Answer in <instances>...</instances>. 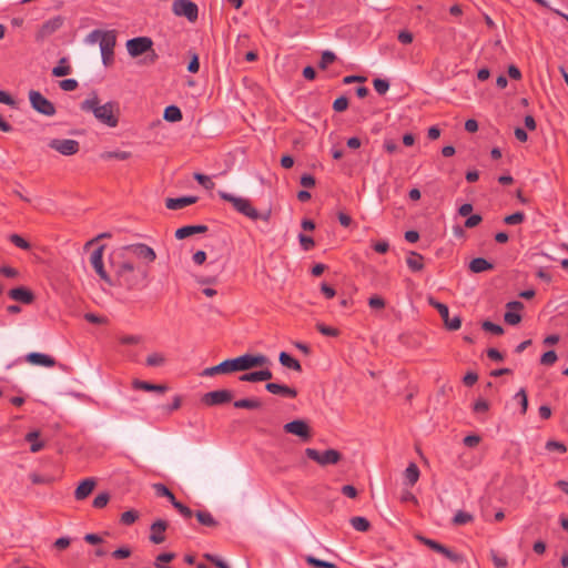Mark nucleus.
I'll return each instance as SVG.
<instances>
[{"label":"nucleus","mask_w":568,"mask_h":568,"mask_svg":"<svg viewBox=\"0 0 568 568\" xmlns=\"http://www.w3.org/2000/svg\"><path fill=\"white\" fill-rule=\"evenodd\" d=\"M80 109L84 112H92L94 118L109 128H115L119 123V106L116 102L109 101L100 104L97 93L81 102Z\"/></svg>","instance_id":"nucleus-1"},{"label":"nucleus","mask_w":568,"mask_h":568,"mask_svg":"<svg viewBox=\"0 0 568 568\" xmlns=\"http://www.w3.org/2000/svg\"><path fill=\"white\" fill-rule=\"evenodd\" d=\"M219 196L222 200L231 203L236 212L243 214L244 216L248 217L252 221L263 220L267 222L271 217V211H267L265 213L258 212L252 205L248 199L236 196L224 191H219Z\"/></svg>","instance_id":"nucleus-2"},{"label":"nucleus","mask_w":568,"mask_h":568,"mask_svg":"<svg viewBox=\"0 0 568 568\" xmlns=\"http://www.w3.org/2000/svg\"><path fill=\"white\" fill-rule=\"evenodd\" d=\"M229 374L234 372H245L254 367L267 366L270 359L263 354H250L246 353L235 358H227Z\"/></svg>","instance_id":"nucleus-3"},{"label":"nucleus","mask_w":568,"mask_h":568,"mask_svg":"<svg viewBox=\"0 0 568 568\" xmlns=\"http://www.w3.org/2000/svg\"><path fill=\"white\" fill-rule=\"evenodd\" d=\"M138 274H140L142 278L148 276L146 271L135 267V265L129 261H123L116 267V277L119 283L130 290L138 286L140 282Z\"/></svg>","instance_id":"nucleus-4"},{"label":"nucleus","mask_w":568,"mask_h":568,"mask_svg":"<svg viewBox=\"0 0 568 568\" xmlns=\"http://www.w3.org/2000/svg\"><path fill=\"white\" fill-rule=\"evenodd\" d=\"M31 108L45 116H53L57 113L54 104L48 100L41 92L30 90L28 93Z\"/></svg>","instance_id":"nucleus-5"},{"label":"nucleus","mask_w":568,"mask_h":568,"mask_svg":"<svg viewBox=\"0 0 568 568\" xmlns=\"http://www.w3.org/2000/svg\"><path fill=\"white\" fill-rule=\"evenodd\" d=\"M305 455L323 467L328 465H336L342 459V454L333 448L325 452H318L314 448H306Z\"/></svg>","instance_id":"nucleus-6"},{"label":"nucleus","mask_w":568,"mask_h":568,"mask_svg":"<svg viewBox=\"0 0 568 568\" xmlns=\"http://www.w3.org/2000/svg\"><path fill=\"white\" fill-rule=\"evenodd\" d=\"M125 47L130 57L138 58L152 51L153 40L150 37H136L129 39Z\"/></svg>","instance_id":"nucleus-7"},{"label":"nucleus","mask_w":568,"mask_h":568,"mask_svg":"<svg viewBox=\"0 0 568 568\" xmlns=\"http://www.w3.org/2000/svg\"><path fill=\"white\" fill-rule=\"evenodd\" d=\"M122 251L131 254L132 256L150 264V263H153L156 258V253L155 251L144 244V243H134V244H129V245H125L122 247Z\"/></svg>","instance_id":"nucleus-8"},{"label":"nucleus","mask_w":568,"mask_h":568,"mask_svg":"<svg viewBox=\"0 0 568 568\" xmlns=\"http://www.w3.org/2000/svg\"><path fill=\"white\" fill-rule=\"evenodd\" d=\"M172 11L178 17H185L194 22L199 17L197 6L190 0H175L172 4Z\"/></svg>","instance_id":"nucleus-9"},{"label":"nucleus","mask_w":568,"mask_h":568,"mask_svg":"<svg viewBox=\"0 0 568 568\" xmlns=\"http://www.w3.org/2000/svg\"><path fill=\"white\" fill-rule=\"evenodd\" d=\"M428 302H429V305H432L433 307H435L438 311L447 329L457 331L460 328L462 318L459 316H454L453 318H450L449 310L446 304L440 303L434 298H429Z\"/></svg>","instance_id":"nucleus-10"},{"label":"nucleus","mask_w":568,"mask_h":568,"mask_svg":"<svg viewBox=\"0 0 568 568\" xmlns=\"http://www.w3.org/2000/svg\"><path fill=\"white\" fill-rule=\"evenodd\" d=\"M48 145L50 149L65 156L74 155L80 150V143L72 139H52Z\"/></svg>","instance_id":"nucleus-11"},{"label":"nucleus","mask_w":568,"mask_h":568,"mask_svg":"<svg viewBox=\"0 0 568 568\" xmlns=\"http://www.w3.org/2000/svg\"><path fill=\"white\" fill-rule=\"evenodd\" d=\"M116 37L114 31H105V36L101 39L100 42V51L102 62L105 67L110 65L113 62V50L115 47Z\"/></svg>","instance_id":"nucleus-12"},{"label":"nucleus","mask_w":568,"mask_h":568,"mask_svg":"<svg viewBox=\"0 0 568 568\" xmlns=\"http://www.w3.org/2000/svg\"><path fill=\"white\" fill-rule=\"evenodd\" d=\"M104 248H105L104 245H100L99 247H97L90 256V263H91L92 267L94 268V271L97 272V274L99 275V277L103 282H105L109 285H113V282H112L111 277L109 276V274L106 273V271L104 270V265H103Z\"/></svg>","instance_id":"nucleus-13"},{"label":"nucleus","mask_w":568,"mask_h":568,"mask_svg":"<svg viewBox=\"0 0 568 568\" xmlns=\"http://www.w3.org/2000/svg\"><path fill=\"white\" fill-rule=\"evenodd\" d=\"M233 399V393L230 389L212 390L203 395L202 403L206 406H219L230 403Z\"/></svg>","instance_id":"nucleus-14"},{"label":"nucleus","mask_w":568,"mask_h":568,"mask_svg":"<svg viewBox=\"0 0 568 568\" xmlns=\"http://www.w3.org/2000/svg\"><path fill=\"white\" fill-rule=\"evenodd\" d=\"M283 429L285 433L296 435L303 440H308L312 436L308 424L303 419H295L286 423L283 426Z\"/></svg>","instance_id":"nucleus-15"},{"label":"nucleus","mask_w":568,"mask_h":568,"mask_svg":"<svg viewBox=\"0 0 568 568\" xmlns=\"http://www.w3.org/2000/svg\"><path fill=\"white\" fill-rule=\"evenodd\" d=\"M507 312L504 315V320L509 325H517L521 321V315L519 311L524 308V304L519 301L508 302Z\"/></svg>","instance_id":"nucleus-16"},{"label":"nucleus","mask_w":568,"mask_h":568,"mask_svg":"<svg viewBox=\"0 0 568 568\" xmlns=\"http://www.w3.org/2000/svg\"><path fill=\"white\" fill-rule=\"evenodd\" d=\"M168 528V523L163 519H158L151 525V534L150 540L155 544H162L165 540V530Z\"/></svg>","instance_id":"nucleus-17"},{"label":"nucleus","mask_w":568,"mask_h":568,"mask_svg":"<svg viewBox=\"0 0 568 568\" xmlns=\"http://www.w3.org/2000/svg\"><path fill=\"white\" fill-rule=\"evenodd\" d=\"M26 361L32 365L43 366V367H53L55 365V359L50 355L43 353L32 352L26 356Z\"/></svg>","instance_id":"nucleus-18"},{"label":"nucleus","mask_w":568,"mask_h":568,"mask_svg":"<svg viewBox=\"0 0 568 568\" xmlns=\"http://www.w3.org/2000/svg\"><path fill=\"white\" fill-rule=\"evenodd\" d=\"M8 294L10 298L23 304H31L34 301L33 293L23 286L11 288Z\"/></svg>","instance_id":"nucleus-19"},{"label":"nucleus","mask_w":568,"mask_h":568,"mask_svg":"<svg viewBox=\"0 0 568 568\" xmlns=\"http://www.w3.org/2000/svg\"><path fill=\"white\" fill-rule=\"evenodd\" d=\"M97 483L93 478H85L82 480L74 490V498L77 500H83L91 495Z\"/></svg>","instance_id":"nucleus-20"},{"label":"nucleus","mask_w":568,"mask_h":568,"mask_svg":"<svg viewBox=\"0 0 568 568\" xmlns=\"http://www.w3.org/2000/svg\"><path fill=\"white\" fill-rule=\"evenodd\" d=\"M265 389L271 394L282 395L290 398H294L297 396V392L295 388L277 383H267L265 385Z\"/></svg>","instance_id":"nucleus-21"},{"label":"nucleus","mask_w":568,"mask_h":568,"mask_svg":"<svg viewBox=\"0 0 568 568\" xmlns=\"http://www.w3.org/2000/svg\"><path fill=\"white\" fill-rule=\"evenodd\" d=\"M196 196L169 197L165 200V206L169 210H180L196 203Z\"/></svg>","instance_id":"nucleus-22"},{"label":"nucleus","mask_w":568,"mask_h":568,"mask_svg":"<svg viewBox=\"0 0 568 568\" xmlns=\"http://www.w3.org/2000/svg\"><path fill=\"white\" fill-rule=\"evenodd\" d=\"M63 24V19L61 17H54L48 21H45L39 31V37L44 38L52 33H54L57 30H59Z\"/></svg>","instance_id":"nucleus-23"},{"label":"nucleus","mask_w":568,"mask_h":568,"mask_svg":"<svg viewBox=\"0 0 568 568\" xmlns=\"http://www.w3.org/2000/svg\"><path fill=\"white\" fill-rule=\"evenodd\" d=\"M206 231V225H185L175 231V237L178 240H183L194 234L205 233Z\"/></svg>","instance_id":"nucleus-24"},{"label":"nucleus","mask_w":568,"mask_h":568,"mask_svg":"<svg viewBox=\"0 0 568 568\" xmlns=\"http://www.w3.org/2000/svg\"><path fill=\"white\" fill-rule=\"evenodd\" d=\"M132 387L136 390H145V392H159L164 393L168 387L165 385H156L149 382L134 379L132 382Z\"/></svg>","instance_id":"nucleus-25"},{"label":"nucleus","mask_w":568,"mask_h":568,"mask_svg":"<svg viewBox=\"0 0 568 568\" xmlns=\"http://www.w3.org/2000/svg\"><path fill=\"white\" fill-rule=\"evenodd\" d=\"M493 268H494V265L484 257H476V258L471 260L469 263V270L473 273H481V272L489 271Z\"/></svg>","instance_id":"nucleus-26"},{"label":"nucleus","mask_w":568,"mask_h":568,"mask_svg":"<svg viewBox=\"0 0 568 568\" xmlns=\"http://www.w3.org/2000/svg\"><path fill=\"white\" fill-rule=\"evenodd\" d=\"M278 361L280 363L284 366V367H287L290 369H293L295 372H302V365L301 363L293 358L288 353L286 352H281L280 353V356H278Z\"/></svg>","instance_id":"nucleus-27"},{"label":"nucleus","mask_w":568,"mask_h":568,"mask_svg":"<svg viewBox=\"0 0 568 568\" xmlns=\"http://www.w3.org/2000/svg\"><path fill=\"white\" fill-rule=\"evenodd\" d=\"M419 475L420 471L417 465L415 463H410L404 473L406 484L409 486H414L418 481Z\"/></svg>","instance_id":"nucleus-28"},{"label":"nucleus","mask_w":568,"mask_h":568,"mask_svg":"<svg viewBox=\"0 0 568 568\" xmlns=\"http://www.w3.org/2000/svg\"><path fill=\"white\" fill-rule=\"evenodd\" d=\"M407 266L414 271L418 272L424 268V257L419 253L410 252L406 258Z\"/></svg>","instance_id":"nucleus-29"},{"label":"nucleus","mask_w":568,"mask_h":568,"mask_svg":"<svg viewBox=\"0 0 568 568\" xmlns=\"http://www.w3.org/2000/svg\"><path fill=\"white\" fill-rule=\"evenodd\" d=\"M195 516L197 521L205 527L215 528L219 525L217 520L207 510H200L195 514Z\"/></svg>","instance_id":"nucleus-30"},{"label":"nucleus","mask_w":568,"mask_h":568,"mask_svg":"<svg viewBox=\"0 0 568 568\" xmlns=\"http://www.w3.org/2000/svg\"><path fill=\"white\" fill-rule=\"evenodd\" d=\"M235 408L243 409H258L262 407V402L258 398H242L233 403Z\"/></svg>","instance_id":"nucleus-31"},{"label":"nucleus","mask_w":568,"mask_h":568,"mask_svg":"<svg viewBox=\"0 0 568 568\" xmlns=\"http://www.w3.org/2000/svg\"><path fill=\"white\" fill-rule=\"evenodd\" d=\"M163 119L168 122L181 121L182 112L176 105H169L164 109Z\"/></svg>","instance_id":"nucleus-32"},{"label":"nucleus","mask_w":568,"mask_h":568,"mask_svg":"<svg viewBox=\"0 0 568 568\" xmlns=\"http://www.w3.org/2000/svg\"><path fill=\"white\" fill-rule=\"evenodd\" d=\"M39 438V432L33 430L26 435V440L31 444L30 450L32 453H37L41 450L44 446L43 442L38 440Z\"/></svg>","instance_id":"nucleus-33"},{"label":"nucleus","mask_w":568,"mask_h":568,"mask_svg":"<svg viewBox=\"0 0 568 568\" xmlns=\"http://www.w3.org/2000/svg\"><path fill=\"white\" fill-rule=\"evenodd\" d=\"M217 374H229L226 359L215 366L205 368L202 373L203 376H214Z\"/></svg>","instance_id":"nucleus-34"},{"label":"nucleus","mask_w":568,"mask_h":568,"mask_svg":"<svg viewBox=\"0 0 568 568\" xmlns=\"http://www.w3.org/2000/svg\"><path fill=\"white\" fill-rule=\"evenodd\" d=\"M71 73V67L67 63V59L62 58L59 64L52 69V75L60 78Z\"/></svg>","instance_id":"nucleus-35"},{"label":"nucleus","mask_w":568,"mask_h":568,"mask_svg":"<svg viewBox=\"0 0 568 568\" xmlns=\"http://www.w3.org/2000/svg\"><path fill=\"white\" fill-rule=\"evenodd\" d=\"M153 488L159 497H166L172 505L176 501L174 494L165 485L154 484Z\"/></svg>","instance_id":"nucleus-36"},{"label":"nucleus","mask_w":568,"mask_h":568,"mask_svg":"<svg viewBox=\"0 0 568 568\" xmlns=\"http://www.w3.org/2000/svg\"><path fill=\"white\" fill-rule=\"evenodd\" d=\"M305 561L314 568H336V565L331 561L317 559L311 555L305 557Z\"/></svg>","instance_id":"nucleus-37"},{"label":"nucleus","mask_w":568,"mask_h":568,"mask_svg":"<svg viewBox=\"0 0 568 568\" xmlns=\"http://www.w3.org/2000/svg\"><path fill=\"white\" fill-rule=\"evenodd\" d=\"M352 527L357 531H367L371 527L369 521L365 517H353L351 518Z\"/></svg>","instance_id":"nucleus-38"},{"label":"nucleus","mask_w":568,"mask_h":568,"mask_svg":"<svg viewBox=\"0 0 568 568\" xmlns=\"http://www.w3.org/2000/svg\"><path fill=\"white\" fill-rule=\"evenodd\" d=\"M436 552L442 554L448 560H450L452 562H456V564L462 562L464 559L462 555L454 552L453 550H450L449 548H447L444 545H442Z\"/></svg>","instance_id":"nucleus-39"},{"label":"nucleus","mask_w":568,"mask_h":568,"mask_svg":"<svg viewBox=\"0 0 568 568\" xmlns=\"http://www.w3.org/2000/svg\"><path fill=\"white\" fill-rule=\"evenodd\" d=\"M436 552L442 554L448 560H450L452 562H456V564L462 562L464 559L462 555L454 552L453 550H450L449 548H447L444 545H442Z\"/></svg>","instance_id":"nucleus-40"},{"label":"nucleus","mask_w":568,"mask_h":568,"mask_svg":"<svg viewBox=\"0 0 568 568\" xmlns=\"http://www.w3.org/2000/svg\"><path fill=\"white\" fill-rule=\"evenodd\" d=\"M436 552L442 554L448 560H450L452 562H456V564L462 562L464 559L462 555L454 552L453 550H450L449 548H447L444 545H442Z\"/></svg>","instance_id":"nucleus-41"},{"label":"nucleus","mask_w":568,"mask_h":568,"mask_svg":"<svg viewBox=\"0 0 568 568\" xmlns=\"http://www.w3.org/2000/svg\"><path fill=\"white\" fill-rule=\"evenodd\" d=\"M436 552L442 554L448 560H450L452 562H456V564L462 562L464 559L462 555L454 552L453 550H450L449 548H447L444 545H442Z\"/></svg>","instance_id":"nucleus-42"},{"label":"nucleus","mask_w":568,"mask_h":568,"mask_svg":"<svg viewBox=\"0 0 568 568\" xmlns=\"http://www.w3.org/2000/svg\"><path fill=\"white\" fill-rule=\"evenodd\" d=\"M473 520H474L473 515H470L469 513L463 511V510L457 511L453 518L454 525H457V526L466 525L468 523H471Z\"/></svg>","instance_id":"nucleus-43"},{"label":"nucleus","mask_w":568,"mask_h":568,"mask_svg":"<svg viewBox=\"0 0 568 568\" xmlns=\"http://www.w3.org/2000/svg\"><path fill=\"white\" fill-rule=\"evenodd\" d=\"M336 60V55L332 51H324L318 63L320 69L324 70Z\"/></svg>","instance_id":"nucleus-44"},{"label":"nucleus","mask_w":568,"mask_h":568,"mask_svg":"<svg viewBox=\"0 0 568 568\" xmlns=\"http://www.w3.org/2000/svg\"><path fill=\"white\" fill-rule=\"evenodd\" d=\"M165 357L161 353H152L146 357V365L152 367L162 366Z\"/></svg>","instance_id":"nucleus-45"},{"label":"nucleus","mask_w":568,"mask_h":568,"mask_svg":"<svg viewBox=\"0 0 568 568\" xmlns=\"http://www.w3.org/2000/svg\"><path fill=\"white\" fill-rule=\"evenodd\" d=\"M526 216L523 212H516L514 214L504 217V223L508 225H518L525 221Z\"/></svg>","instance_id":"nucleus-46"},{"label":"nucleus","mask_w":568,"mask_h":568,"mask_svg":"<svg viewBox=\"0 0 568 568\" xmlns=\"http://www.w3.org/2000/svg\"><path fill=\"white\" fill-rule=\"evenodd\" d=\"M30 480L34 485H49L52 483L53 478L38 473H32L30 474Z\"/></svg>","instance_id":"nucleus-47"},{"label":"nucleus","mask_w":568,"mask_h":568,"mask_svg":"<svg viewBox=\"0 0 568 568\" xmlns=\"http://www.w3.org/2000/svg\"><path fill=\"white\" fill-rule=\"evenodd\" d=\"M316 328L321 334L325 336L336 337L339 334V331L337 328L327 326L323 323H317Z\"/></svg>","instance_id":"nucleus-48"},{"label":"nucleus","mask_w":568,"mask_h":568,"mask_svg":"<svg viewBox=\"0 0 568 568\" xmlns=\"http://www.w3.org/2000/svg\"><path fill=\"white\" fill-rule=\"evenodd\" d=\"M9 240L12 244L21 250H29L31 247L30 243L19 234H11Z\"/></svg>","instance_id":"nucleus-49"},{"label":"nucleus","mask_w":568,"mask_h":568,"mask_svg":"<svg viewBox=\"0 0 568 568\" xmlns=\"http://www.w3.org/2000/svg\"><path fill=\"white\" fill-rule=\"evenodd\" d=\"M490 558L495 568H507L508 560L506 557L499 556L495 550L490 551Z\"/></svg>","instance_id":"nucleus-50"},{"label":"nucleus","mask_w":568,"mask_h":568,"mask_svg":"<svg viewBox=\"0 0 568 568\" xmlns=\"http://www.w3.org/2000/svg\"><path fill=\"white\" fill-rule=\"evenodd\" d=\"M110 500V495L108 493H101L99 494L92 503V506L97 509L104 508Z\"/></svg>","instance_id":"nucleus-51"},{"label":"nucleus","mask_w":568,"mask_h":568,"mask_svg":"<svg viewBox=\"0 0 568 568\" xmlns=\"http://www.w3.org/2000/svg\"><path fill=\"white\" fill-rule=\"evenodd\" d=\"M481 327L486 332H490V333H493L495 335H501L504 333V328L500 325L495 324V323H493L490 321L483 322Z\"/></svg>","instance_id":"nucleus-52"},{"label":"nucleus","mask_w":568,"mask_h":568,"mask_svg":"<svg viewBox=\"0 0 568 568\" xmlns=\"http://www.w3.org/2000/svg\"><path fill=\"white\" fill-rule=\"evenodd\" d=\"M130 155H131V153L126 152V151H111V152L103 153L102 158L103 159H116V160L124 161V160L129 159Z\"/></svg>","instance_id":"nucleus-53"},{"label":"nucleus","mask_w":568,"mask_h":568,"mask_svg":"<svg viewBox=\"0 0 568 568\" xmlns=\"http://www.w3.org/2000/svg\"><path fill=\"white\" fill-rule=\"evenodd\" d=\"M373 85H374L375 91L381 95L385 94L389 89L388 81L384 80V79H375L373 81Z\"/></svg>","instance_id":"nucleus-54"},{"label":"nucleus","mask_w":568,"mask_h":568,"mask_svg":"<svg viewBox=\"0 0 568 568\" xmlns=\"http://www.w3.org/2000/svg\"><path fill=\"white\" fill-rule=\"evenodd\" d=\"M557 358L558 357L555 351H548L541 355L540 364L551 366L556 363Z\"/></svg>","instance_id":"nucleus-55"},{"label":"nucleus","mask_w":568,"mask_h":568,"mask_svg":"<svg viewBox=\"0 0 568 568\" xmlns=\"http://www.w3.org/2000/svg\"><path fill=\"white\" fill-rule=\"evenodd\" d=\"M105 36V31H102V30H93L91 31L87 38H85V42L87 43H90V44H94L97 42H101V39H103V37Z\"/></svg>","instance_id":"nucleus-56"},{"label":"nucleus","mask_w":568,"mask_h":568,"mask_svg":"<svg viewBox=\"0 0 568 568\" xmlns=\"http://www.w3.org/2000/svg\"><path fill=\"white\" fill-rule=\"evenodd\" d=\"M515 399H518L519 400V404L521 406V413L523 414H526L527 412V408H528V398H527V394H526V390L525 388H520L516 395H515Z\"/></svg>","instance_id":"nucleus-57"},{"label":"nucleus","mask_w":568,"mask_h":568,"mask_svg":"<svg viewBox=\"0 0 568 568\" xmlns=\"http://www.w3.org/2000/svg\"><path fill=\"white\" fill-rule=\"evenodd\" d=\"M139 518V514L135 510H126L121 515V523L124 525H132Z\"/></svg>","instance_id":"nucleus-58"},{"label":"nucleus","mask_w":568,"mask_h":568,"mask_svg":"<svg viewBox=\"0 0 568 568\" xmlns=\"http://www.w3.org/2000/svg\"><path fill=\"white\" fill-rule=\"evenodd\" d=\"M179 513L181 516H183L185 519H190L192 516H193V511L191 508H189L187 506L183 505L182 503L180 501H174L173 505H172Z\"/></svg>","instance_id":"nucleus-59"},{"label":"nucleus","mask_w":568,"mask_h":568,"mask_svg":"<svg viewBox=\"0 0 568 568\" xmlns=\"http://www.w3.org/2000/svg\"><path fill=\"white\" fill-rule=\"evenodd\" d=\"M348 108V99L344 95L337 98L333 103L335 112H343Z\"/></svg>","instance_id":"nucleus-60"},{"label":"nucleus","mask_w":568,"mask_h":568,"mask_svg":"<svg viewBox=\"0 0 568 568\" xmlns=\"http://www.w3.org/2000/svg\"><path fill=\"white\" fill-rule=\"evenodd\" d=\"M194 179L202 185L204 186L205 189L207 190H211L213 189L214 186V183L212 182V180L210 179V176L207 175H204V174H201V173H195L194 174Z\"/></svg>","instance_id":"nucleus-61"},{"label":"nucleus","mask_w":568,"mask_h":568,"mask_svg":"<svg viewBox=\"0 0 568 568\" xmlns=\"http://www.w3.org/2000/svg\"><path fill=\"white\" fill-rule=\"evenodd\" d=\"M175 557V554L173 552H163V554H160L158 557H156V560H155V567L156 568H160V567H164L162 564L163 562H170L174 559Z\"/></svg>","instance_id":"nucleus-62"},{"label":"nucleus","mask_w":568,"mask_h":568,"mask_svg":"<svg viewBox=\"0 0 568 568\" xmlns=\"http://www.w3.org/2000/svg\"><path fill=\"white\" fill-rule=\"evenodd\" d=\"M119 341L123 345H136L142 341V337L139 335H124Z\"/></svg>","instance_id":"nucleus-63"},{"label":"nucleus","mask_w":568,"mask_h":568,"mask_svg":"<svg viewBox=\"0 0 568 568\" xmlns=\"http://www.w3.org/2000/svg\"><path fill=\"white\" fill-rule=\"evenodd\" d=\"M298 240H300V243H301L303 250H305V251H310L315 245V242L311 236L300 234Z\"/></svg>","instance_id":"nucleus-64"}]
</instances>
